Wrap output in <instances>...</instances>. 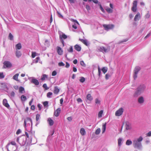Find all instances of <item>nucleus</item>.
I'll use <instances>...</instances> for the list:
<instances>
[{
  "label": "nucleus",
  "mask_w": 151,
  "mask_h": 151,
  "mask_svg": "<svg viewBox=\"0 0 151 151\" xmlns=\"http://www.w3.org/2000/svg\"><path fill=\"white\" fill-rule=\"evenodd\" d=\"M137 1L136 0L134 1L133 2V6L132 8V10L134 12H136L137 11Z\"/></svg>",
  "instance_id": "14"
},
{
  "label": "nucleus",
  "mask_w": 151,
  "mask_h": 151,
  "mask_svg": "<svg viewBox=\"0 0 151 151\" xmlns=\"http://www.w3.org/2000/svg\"><path fill=\"white\" fill-rule=\"evenodd\" d=\"M140 17V14L138 12L137 14L135 15L134 20L135 21L139 20Z\"/></svg>",
  "instance_id": "23"
},
{
  "label": "nucleus",
  "mask_w": 151,
  "mask_h": 151,
  "mask_svg": "<svg viewBox=\"0 0 151 151\" xmlns=\"http://www.w3.org/2000/svg\"><path fill=\"white\" fill-rule=\"evenodd\" d=\"M145 101L144 98L143 96L139 97L138 99V101L139 104H143Z\"/></svg>",
  "instance_id": "19"
},
{
  "label": "nucleus",
  "mask_w": 151,
  "mask_h": 151,
  "mask_svg": "<svg viewBox=\"0 0 151 151\" xmlns=\"http://www.w3.org/2000/svg\"><path fill=\"white\" fill-rule=\"evenodd\" d=\"M126 128L127 130L130 129L131 128V124L129 122H127L126 123Z\"/></svg>",
  "instance_id": "25"
},
{
  "label": "nucleus",
  "mask_w": 151,
  "mask_h": 151,
  "mask_svg": "<svg viewBox=\"0 0 151 151\" xmlns=\"http://www.w3.org/2000/svg\"><path fill=\"white\" fill-rule=\"evenodd\" d=\"M28 79L29 80H31V82L34 84L35 85L37 86L39 85V83L38 81L34 77H29Z\"/></svg>",
  "instance_id": "9"
},
{
  "label": "nucleus",
  "mask_w": 151,
  "mask_h": 151,
  "mask_svg": "<svg viewBox=\"0 0 151 151\" xmlns=\"http://www.w3.org/2000/svg\"><path fill=\"white\" fill-rule=\"evenodd\" d=\"M22 55L21 52L18 50H16V56L19 58Z\"/></svg>",
  "instance_id": "27"
},
{
  "label": "nucleus",
  "mask_w": 151,
  "mask_h": 151,
  "mask_svg": "<svg viewBox=\"0 0 151 151\" xmlns=\"http://www.w3.org/2000/svg\"><path fill=\"white\" fill-rule=\"evenodd\" d=\"M85 81V78L83 77H81V78L79 80V81L80 82L83 83Z\"/></svg>",
  "instance_id": "42"
},
{
  "label": "nucleus",
  "mask_w": 151,
  "mask_h": 151,
  "mask_svg": "<svg viewBox=\"0 0 151 151\" xmlns=\"http://www.w3.org/2000/svg\"><path fill=\"white\" fill-rule=\"evenodd\" d=\"M87 99H88V100L89 101H92L93 98L91 95L90 94H88L87 96Z\"/></svg>",
  "instance_id": "36"
},
{
  "label": "nucleus",
  "mask_w": 151,
  "mask_h": 151,
  "mask_svg": "<svg viewBox=\"0 0 151 151\" xmlns=\"http://www.w3.org/2000/svg\"><path fill=\"white\" fill-rule=\"evenodd\" d=\"M61 111V109L60 108H58L56 109V110L55 111L54 114L56 116H58L59 115Z\"/></svg>",
  "instance_id": "21"
},
{
  "label": "nucleus",
  "mask_w": 151,
  "mask_h": 151,
  "mask_svg": "<svg viewBox=\"0 0 151 151\" xmlns=\"http://www.w3.org/2000/svg\"><path fill=\"white\" fill-rule=\"evenodd\" d=\"M140 68L139 66L136 67L134 70V74L133 77L134 79H136L137 77V74L139 71L140 70Z\"/></svg>",
  "instance_id": "11"
},
{
  "label": "nucleus",
  "mask_w": 151,
  "mask_h": 151,
  "mask_svg": "<svg viewBox=\"0 0 151 151\" xmlns=\"http://www.w3.org/2000/svg\"><path fill=\"white\" fill-rule=\"evenodd\" d=\"M80 64L82 66L85 67L86 66V65L84 63V61L83 60L81 61Z\"/></svg>",
  "instance_id": "53"
},
{
  "label": "nucleus",
  "mask_w": 151,
  "mask_h": 151,
  "mask_svg": "<svg viewBox=\"0 0 151 151\" xmlns=\"http://www.w3.org/2000/svg\"><path fill=\"white\" fill-rule=\"evenodd\" d=\"M1 87L4 91L6 92H8V91L9 90V88L6 84H2Z\"/></svg>",
  "instance_id": "18"
},
{
  "label": "nucleus",
  "mask_w": 151,
  "mask_h": 151,
  "mask_svg": "<svg viewBox=\"0 0 151 151\" xmlns=\"http://www.w3.org/2000/svg\"><path fill=\"white\" fill-rule=\"evenodd\" d=\"M56 49L58 54L60 55H62L63 53V50L61 48L59 47H57Z\"/></svg>",
  "instance_id": "20"
},
{
  "label": "nucleus",
  "mask_w": 151,
  "mask_h": 151,
  "mask_svg": "<svg viewBox=\"0 0 151 151\" xmlns=\"http://www.w3.org/2000/svg\"><path fill=\"white\" fill-rule=\"evenodd\" d=\"M143 139L142 136L134 139L133 141V145L134 147L138 149H141L142 147L141 142Z\"/></svg>",
  "instance_id": "2"
},
{
  "label": "nucleus",
  "mask_w": 151,
  "mask_h": 151,
  "mask_svg": "<svg viewBox=\"0 0 151 151\" xmlns=\"http://www.w3.org/2000/svg\"><path fill=\"white\" fill-rule=\"evenodd\" d=\"M17 146L11 145L10 144H8L6 147L8 151H15L17 148Z\"/></svg>",
  "instance_id": "7"
},
{
  "label": "nucleus",
  "mask_w": 151,
  "mask_h": 151,
  "mask_svg": "<svg viewBox=\"0 0 151 151\" xmlns=\"http://www.w3.org/2000/svg\"><path fill=\"white\" fill-rule=\"evenodd\" d=\"M98 5L99 6L101 10V11L103 13H104L105 12V11H104V9H103V7H102L100 3H98Z\"/></svg>",
  "instance_id": "41"
},
{
  "label": "nucleus",
  "mask_w": 151,
  "mask_h": 151,
  "mask_svg": "<svg viewBox=\"0 0 151 151\" xmlns=\"http://www.w3.org/2000/svg\"><path fill=\"white\" fill-rule=\"evenodd\" d=\"M47 76L46 74H44L42 76L41 79L42 80H45L46 78H47Z\"/></svg>",
  "instance_id": "45"
},
{
  "label": "nucleus",
  "mask_w": 151,
  "mask_h": 151,
  "mask_svg": "<svg viewBox=\"0 0 151 151\" xmlns=\"http://www.w3.org/2000/svg\"><path fill=\"white\" fill-rule=\"evenodd\" d=\"M100 101L98 99H95V103L96 104H100Z\"/></svg>",
  "instance_id": "56"
},
{
  "label": "nucleus",
  "mask_w": 151,
  "mask_h": 151,
  "mask_svg": "<svg viewBox=\"0 0 151 151\" xmlns=\"http://www.w3.org/2000/svg\"><path fill=\"white\" fill-rule=\"evenodd\" d=\"M70 20L74 23V24L72 25L73 28L75 29H76L80 25L79 23L76 20L71 19Z\"/></svg>",
  "instance_id": "8"
},
{
  "label": "nucleus",
  "mask_w": 151,
  "mask_h": 151,
  "mask_svg": "<svg viewBox=\"0 0 151 151\" xmlns=\"http://www.w3.org/2000/svg\"><path fill=\"white\" fill-rule=\"evenodd\" d=\"M101 132V129L100 128H98L97 129L95 132V134L96 135L99 134Z\"/></svg>",
  "instance_id": "47"
},
{
  "label": "nucleus",
  "mask_w": 151,
  "mask_h": 151,
  "mask_svg": "<svg viewBox=\"0 0 151 151\" xmlns=\"http://www.w3.org/2000/svg\"><path fill=\"white\" fill-rule=\"evenodd\" d=\"M16 50H20L22 48L21 44L20 43H18L15 46Z\"/></svg>",
  "instance_id": "30"
},
{
  "label": "nucleus",
  "mask_w": 151,
  "mask_h": 151,
  "mask_svg": "<svg viewBox=\"0 0 151 151\" xmlns=\"http://www.w3.org/2000/svg\"><path fill=\"white\" fill-rule=\"evenodd\" d=\"M40 60V58L39 57H37L35 59L33 60V63H37L38 61Z\"/></svg>",
  "instance_id": "35"
},
{
  "label": "nucleus",
  "mask_w": 151,
  "mask_h": 151,
  "mask_svg": "<svg viewBox=\"0 0 151 151\" xmlns=\"http://www.w3.org/2000/svg\"><path fill=\"white\" fill-rule=\"evenodd\" d=\"M47 121L49 124L50 126H52L54 122L53 120H52L50 118H48L47 120Z\"/></svg>",
  "instance_id": "31"
},
{
  "label": "nucleus",
  "mask_w": 151,
  "mask_h": 151,
  "mask_svg": "<svg viewBox=\"0 0 151 151\" xmlns=\"http://www.w3.org/2000/svg\"><path fill=\"white\" fill-rule=\"evenodd\" d=\"M105 9H106V11L108 13H112L113 12L112 9L109 8V7H106Z\"/></svg>",
  "instance_id": "39"
},
{
  "label": "nucleus",
  "mask_w": 151,
  "mask_h": 151,
  "mask_svg": "<svg viewBox=\"0 0 151 151\" xmlns=\"http://www.w3.org/2000/svg\"><path fill=\"white\" fill-rule=\"evenodd\" d=\"M40 114H37L36 116V120L37 121H38L40 119Z\"/></svg>",
  "instance_id": "58"
},
{
  "label": "nucleus",
  "mask_w": 151,
  "mask_h": 151,
  "mask_svg": "<svg viewBox=\"0 0 151 151\" xmlns=\"http://www.w3.org/2000/svg\"><path fill=\"white\" fill-rule=\"evenodd\" d=\"M98 75L99 76H100L101 74V69L99 66H98Z\"/></svg>",
  "instance_id": "51"
},
{
  "label": "nucleus",
  "mask_w": 151,
  "mask_h": 151,
  "mask_svg": "<svg viewBox=\"0 0 151 151\" xmlns=\"http://www.w3.org/2000/svg\"><path fill=\"white\" fill-rule=\"evenodd\" d=\"M21 99L22 102H24L27 100V99L26 96L22 95L21 96Z\"/></svg>",
  "instance_id": "37"
},
{
  "label": "nucleus",
  "mask_w": 151,
  "mask_h": 151,
  "mask_svg": "<svg viewBox=\"0 0 151 151\" xmlns=\"http://www.w3.org/2000/svg\"><path fill=\"white\" fill-rule=\"evenodd\" d=\"M107 70L108 68L106 67H103L101 69L102 71L104 74H105L106 72L107 71Z\"/></svg>",
  "instance_id": "38"
},
{
  "label": "nucleus",
  "mask_w": 151,
  "mask_h": 151,
  "mask_svg": "<svg viewBox=\"0 0 151 151\" xmlns=\"http://www.w3.org/2000/svg\"><path fill=\"white\" fill-rule=\"evenodd\" d=\"M146 88V86L144 84H141L138 86L133 94L135 97H137L141 94L143 93Z\"/></svg>",
  "instance_id": "1"
},
{
  "label": "nucleus",
  "mask_w": 151,
  "mask_h": 151,
  "mask_svg": "<svg viewBox=\"0 0 151 151\" xmlns=\"http://www.w3.org/2000/svg\"><path fill=\"white\" fill-rule=\"evenodd\" d=\"M86 8L88 11H89L91 9L90 7L88 5H86Z\"/></svg>",
  "instance_id": "62"
},
{
  "label": "nucleus",
  "mask_w": 151,
  "mask_h": 151,
  "mask_svg": "<svg viewBox=\"0 0 151 151\" xmlns=\"http://www.w3.org/2000/svg\"><path fill=\"white\" fill-rule=\"evenodd\" d=\"M9 39L11 40H13V36L11 34V33H10L9 34Z\"/></svg>",
  "instance_id": "57"
},
{
  "label": "nucleus",
  "mask_w": 151,
  "mask_h": 151,
  "mask_svg": "<svg viewBox=\"0 0 151 151\" xmlns=\"http://www.w3.org/2000/svg\"><path fill=\"white\" fill-rule=\"evenodd\" d=\"M81 134L83 136L85 135L86 134V131L83 128H81L80 129V131Z\"/></svg>",
  "instance_id": "29"
},
{
  "label": "nucleus",
  "mask_w": 151,
  "mask_h": 151,
  "mask_svg": "<svg viewBox=\"0 0 151 151\" xmlns=\"http://www.w3.org/2000/svg\"><path fill=\"white\" fill-rule=\"evenodd\" d=\"M19 76V73H17L16 74H15L13 77V79L16 80L17 81H19V80L18 79V77Z\"/></svg>",
  "instance_id": "34"
},
{
  "label": "nucleus",
  "mask_w": 151,
  "mask_h": 151,
  "mask_svg": "<svg viewBox=\"0 0 151 151\" xmlns=\"http://www.w3.org/2000/svg\"><path fill=\"white\" fill-rule=\"evenodd\" d=\"M4 68H10L12 66V64L11 63L8 61H5L4 63Z\"/></svg>",
  "instance_id": "15"
},
{
  "label": "nucleus",
  "mask_w": 151,
  "mask_h": 151,
  "mask_svg": "<svg viewBox=\"0 0 151 151\" xmlns=\"http://www.w3.org/2000/svg\"><path fill=\"white\" fill-rule=\"evenodd\" d=\"M57 13L59 17L60 18H63V16L59 12L57 11Z\"/></svg>",
  "instance_id": "54"
},
{
  "label": "nucleus",
  "mask_w": 151,
  "mask_h": 151,
  "mask_svg": "<svg viewBox=\"0 0 151 151\" xmlns=\"http://www.w3.org/2000/svg\"><path fill=\"white\" fill-rule=\"evenodd\" d=\"M66 65L65 66V67L67 68H69V67H70V64H69L67 62H66Z\"/></svg>",
  "instance_id": "63"
},
{
  "label": "nucleus",
  "mask_w": 151,
  "mask_h": 151,
  "mask_svg": "<svg viewBox=\"0 0 151 151\" xmlns=\"http://www.w3.org/2000/svg\"><path fill=\"white\" fill-rule=\"evenodd\" d=\"M52 95V93L51 92H48L47 95V97L49 98L51 97V96Z\"/></svg>",
  "instance_id": "48"
},
{
  "label": "nucleus",
  "mask_w": 151,
  "mask_h": 151,
  "mask_svg": "<svg viewBox=\"0 0 151 151\" xmlns=\"http://www.w3.org/2000/svg\"><path fill=\"white\" fill-rule=\"evenodd\" d=\"M74 48L78 51H80L81 50V47L78 45H76L74 46Z\"/></svg>",
  "instance_id": "26"
},
{
  "label": "nucleus",
  "mask_w": 151,
  "mask_h": 151,
  "mask_svg": "<svg viewBox=\"0 0 151 151\" xmlns=\"http://www.w3.org/2000/svg\"><path fill=\"white\" fill-rule=\"evenodd\" d=\"M54 130H52L51 131H50L49 132V135L47 138V143L46 144V145L48 147L49 146V145L50 143V139H49V137L50 136H51L53 135L54 133Z\"/></svg>",
  "instance_id": "13"
},
{
  "label": "nucleus",
  "mask_w": 151,
  "mask_h": 151,
  "mask_svg": "<svg viewBox=\"0 0 151 151\" xmlns=\"http://www.w3.org/2000/svg\"><path fill=\"white\" fill-rule=\"evenodd\" d=\"M60 89L58 88L57 86H55L54 87V93L55 94H58L59 92Z\"/></svg>",
  "instance_id": "24"
},
{
  "label": "nucleus",
  "mask_w": 151,
  "mask_h": 151,
  "mask_svg": "<svg viewBox=\"0 0 151 151\" xmlns=\"http://www.w3.org/2000/svg\"><path fill=\"white\" fill-rule=\"evenodd\" d=\"M8 144H10L11 145L17 146L16 142L14 141H11Z\"/></svg>",
  "instance_id": "49"
},
{
  "label": "nucleus",
  "mask_w": 151,
  "mask_h": 151,
  "mask_svg": "<svg viewBox=\"0 0 151 151\" xmlns=\"http://www.w3.org/2000/svg\"><path fill=\"white\" fill-rule=\"evenodd\" d=\"M45 45L48 47L50 45V42L48 40H46L45 41Z\"/></svg>",
  "instance_id": "52"
},
{
  "label": "nucleus",
  "mask_w": 151,
  "mask_h": 151,
  "mask_svg": "<svg viewBox=\"0 0 151 151\" xmlns=\"http://www.w3.org/2000/svg\"><path fill=\"white\" fill-rule=\"evenodd\" d=\"M103 26L104 28V29L107 31L113 29L114 27V25L112 24H104L103 25Z\"/></svg>",
  "instance_id": "10"
},
{
  "label": "nucleus",
  "mask_w": 151,
  "mask_h": 151,
  "mask_svg": "<svg viewBox=\"0 0 151 151\" xmlns=\"http://www.w3.org/2000/svg\"><path fill=\"white\" fill-rule=\"evenodd\" d=\"M132 144V141L129 140V139H128L126 142V145H131Z\"/></svg>",
  "instance_id": "40"
},
{
  "label": "nucleus",
  "mask_w": 151,
  "mask_h": 151,
  "mask_svg": "<svg viewBox=\"0 0 151 151\" xmlns=\"http://www.w3.org/2000/svg\"><path fill=\"white\" fill-rule=\"evenodd\" d=\"M32 53L31 56L32 58H34L36 56L40 55V53H37L35 52H32Z\"/></svg>",
  "instance_id": "32"
},
{
  "label": "nucleus",
  "mask_w": 151,
  "mask_h": 151,
  "mask_svg": "<svg viewBox=\"0 0 151 151\" xmlns=\"http://www.w3.org/2000/svg\"><path fill=\"white\" fill-rule=\"evenodd\" d=\"M24 88L23 87L21 86L19 88V92L20 93H22V91H24Z\"/></svg>",
  "instance_id": "46"
},
{
  "label": "nucleus",
  "mask_w": 151,
  "mask_h": 151,
  "mask_svg": "<svg viewBox=\"0 0 151 151\" xmlns=\"http://www.w3.org/2000/svg\"><path fill=\"white\" fill-rule=\"evenodd\" d=\"M3 104L5 107L9 109L10 108V106L8 103V101L6 99H4L3 101Z\"/></svg>",
  "instance_id": "17"
},
{
  "label": "nucleus",
  "mask_w": 151,
  "mask_h": 151,
  "mask_svg": "<svg viewBox=\"0 0 151 151\" xmlns=\"http://www.w3.org/2000/svg\"><path fill=\"white\" fill-rule=\"evenodd\" d=\"M42 86L46 90H47L48 89V88L47 87V85L46 83L43 84Z\"/></svg>",
  "instance_id": "60"
},
{
  "label": "nucleus",
  "mask_w": 151,
  "mask_h": 151,
  "mask_svg": "<svg viewBox=\"0 0 151 151\" xmlns=\"http://www.w3.org/2000/svg\"><path fill=\"white\" fill-rule=\"evenodd\" d=\"M124 109L122 108H121L116 111L115 112V115L116 116H119L122 115Z\"/></svg>",
  "instance_id": "12"
},
{
  "label": "nucleus",
  "mask_w": 151,
  "mask_h": 151,
  "mask_svg": "<svg viewBox=\"0 0 151 151\" xmlns=\"http://www.w3.org/2000/svg\"><path fill=\"white\" fill-rule=\"evenodd\" d=\"M57 74L56 71L55 70H54L52 72V76H55Z\"/></svg>",
  "instance_id": "61"
},
{
  "label": "nucleus",
  "mask_w": 151,
  "mask_h": 151,
  "mask_svg": "<svg viewBox=\"0 0 151 151\" xmlns=\"http://www.w3.org/2000/svg\"><path fill=\"white\" fill-rule=\"evenodd\" d=\"M27 140L26 137L25 135H23L17 138L16 141L21 146L24 145Z\"/></svg>",
  "instance_id": "3"
},
{
  "label": "nucleus",
  "mask_w": 151,
  "mask_h": 151,
  "mask_svg": "<svg viewBox=\"0 0 151 151\" xmlns=\"http://www.w3.org/2000/svg\"><path fill=\"white\" fill-rule=\"evenodd\" d=\"M58 33L59 35L60 40L63 44V46L64 47V44L63 40L66 39L67 38V36L64 33L61 31H59Z\"/></svg>",
  "instance_id": "4"
},
{
  "label": "nucleus",
  "mask_w": 151,
  "mask_h": 151,
  "mask_svg": "<svg viewBox=\"0 0 151 151\" xmlns=\"http://www.w3.org/2000/svg\"><path fill=\"white\" fill-rule=\"evenodd\" d=\"M106 122L104 124H103L102 125V133H104L106 129Z\"/></svg>",
  "instance_id": "28"
},
{
  "label": "nucleus",
  "mask_w": 151,
  "mask_h": 151,
  "mask_svg": "<svg viewBox=\"0 0 151 151\" xmlns=\"http://www.w3.org/2000/svg\"><path fill=\"white\" fill-rule=\"evenodd\" d=\"M98 50L104 53L108 52L110 50V47H105L103 46H100L98 47Z\"/></svg>",
  "instance_id": "5"
},
{
  "label": "nucleus",
  "mask_w": 151,
  "mask_h": 151,
  "mask_svg": "<svg viewBox=\"0 0 151 151\" xmlns=\"http://www.w3.org/2000/svg\"><path fill=\"white\" fill-rule=\"evenodd\" d=\"M8 96L11 99H12L15 97V93L14 91H12L11 92H8Z\"/></svg>",
  "instance_id": "16"
},
{
  "label": "nucleus",
  "mask_w": 151,
  "mask_h": 151,
  "mask_svg": "<svg viewBox=\"0 0 151 151\" xmlns=\"http://www.w3.org/2000/svg\"><path fill=\"white\" fill-rule=\"evenodd\" d=\"M31 123V127L32 125V120L31 118L27 117L26 119L24 121V127L26 128L28 126H30V124Z\"/></svg>",
  "instance_id": "6"
},
{
  "label": "nucleus",
  "mask_w": 151,
  "mask_h": 151,
  "mask_svg": "<svg viewBox=\"0 0 151 151\" xmlns=\"http://www.w3.org/2000/svg\"><path fill=\"white\" fill-rule=\"evenodd\" d=\"M4 77V76L3 72H0V79H2Z\"/></svg>",
  "instance_id": "55"
},
{
  "label": "nucleus",
  "mask_w": 151,
  "mask_h": 151,
  "mask_svg": "<svg viewBox=\"0 0 151 151\" xmlns=\"http://www.w3.org/2000/svg\"><path fill=\"white\" fill-rule=\"evenodd\" d=\"M79 40L86 46H88L89 45L88 41L86 40L79 39Z\"/></svg>",
  "instance_id": "22"
},
{
  "label": "nucleus",
  "mask_w": 151,
  "mask_h": 151,
  "mask_svg": "<svg viewBox=\"0 0 151 151\" xmlns=\"http://www.w3.org/2000/svg\"><path fill=\"white\" fill-rule=\"evenodd\" d=\"M68 51L69 52H73V46H70V48L68 49Z\"/></svg>",
  "instance_id": "44"
},
{
  "label": "nucleus",
  "mask_w": 151,
  "mask_h": 151,
  "mask_svg": "<svg viewBox=\"0 0 151 151\" xmlns=\"http://www.w3.org/2000/svg\"><path fill=\"white\" fill-rule=\"evenodd\" d=\"M58 65L60 66H64L65 64L64 63L62 62H60L58 64Z\"/></svg>",
  "instance_id": "59"
},
{
  "label": "nucleus",
  "mask_w": 151,
  "mask_h": 151,
  "mask_svg": "<svg viewBox=\"0 0 151 151\" xmlns=\"http://www.w3.org/2000/svg\"><path fill=\"white\" fill-rule=\"evenodd\" d=\"M43 104L45 107H47L48 106V103L47 101H45L43 102Z\"/></svg>",
  "instance_id": "50"
},
{
  "label": "nucleus",
  "mask_w": 151,
  "mask_h": 151,
  "mask_svg": "<svg viewBox=\"0 0 151 151\" xmlns=\"http://www.w3.org/2000/svg\"><path fill=\"white\" fill-rule=\"evenodd\" d=\"M103 111L102 110H101L98 113V116L99 117H101L102 116V114L103 113Z\"/></svg>",
  "instance_id": "43"
},
{
  "label": "nucleus",
  "mask_w": 151,
  "mask_h": 151,
  "mask_svg": "<svg viewBox=\"0 0 151 151\" xmlns=\"http://www.w3.org/2000/svg\"><path fill=\"white\" fill-rule=\"evenodd\" d=\"M21 132V131L20 129H18L16 132V134H19Z\"/></svg>",
  "instance_id": "64"
},
{
  "label": "nucleus",
  "mask_w": 151,
  "mask_h": 151,
  "mask_svg": "<svg viewBox=\"0 0 151 151\" xmlns=\"http://www.w3.org/2000/svg\"><path fill=\"white\" fill-rule=\"evenodd\" d=\"M123 142V139L121 138H119L118 139V145L120 146L122 145Z\"/></svg>",
  "instance_id": "33"
}]
</instances>
